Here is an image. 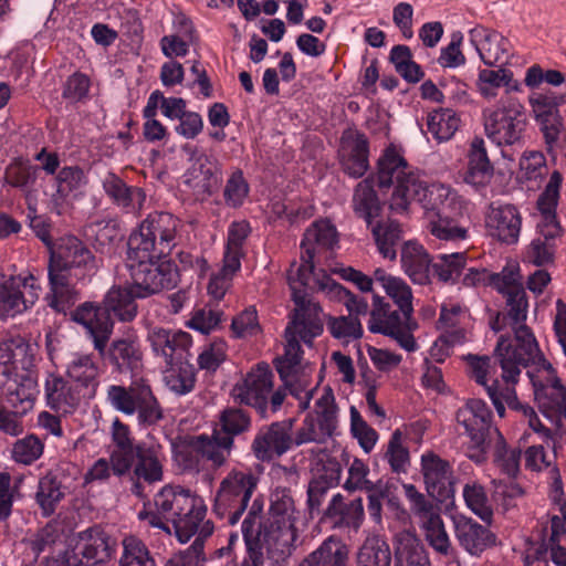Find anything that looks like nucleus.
Listing matches in <instances>:
<instances>
[{
	"instance_id": "2eb2a0df",
	"label": "nucleus",
	"mask_w": 566,
	"mask_h": 566,
	"mask_svg": "<svg viewBox=\"0 0 566 566\" xmlns=\"http://www.w3.org/2000/svg\"><path fill=\"white\" fill-rule=\"evenodd\" d=\"M107 401L124 415L137 413L138 423L144 427L154 426L163 419L159 402L143 379L133 381L129 387L108 386Z\"/></svg>"
},
{
	"instance_id": "1a4fd4ad",
	"label": "nucleus",
	"mask_w": 566,
	"mask_h": 566,
	"mask_svg": "<svg viewBox=\"0 0 566 566\" xmlns=\"http://www.w3.org/2000/svg\"><path fill=\"white\" fill-rule=\"evenodd\" d=\"M485 136L497 146H514L522 143L528 120L526 108L515 96H501L482 111Z\"/></svg>"
},
{
	"instance_id": "58836bf2",
	"label": "nucleus",
	"mask_w": 566,
	"mask_h": 566,
	"mask_svg": "<svg viewBox=\"0 0 566 566\" xmlns=\"http://www.w3.org/2000/svg\"><path fill=\"white\" fill-rule=\"evenodd\" d=\"M494 168L491 164L485 142L481 137H474L468 153V169L464 180L476 188L485 187L493 178Z\"/></svg>"
},
{
	"instance_id": "603ef678",
	"label": "nucleus",
	"mask_w": 566,
	"mask_h": 566,
	"mask_svg": "<svg viewBox=\"0 0 566 566\" xmlns=\"http://www.w3.org/2000/svg\"><path fill=\"white\" fill-rule=\"evenodd\" d=\"M327 514L331 517L339 516L338 523L358 530L363 524L365 512L364 504L360 497L344 504L343 496L336 494L327 507Z\"/></svg>"
},
{
	"instance_id": "680f3d73",
	"label": "nucleus",
	"mask_w": 566,
	"mask_h": 566,
	"mask_svg": "<svg viewBox=\"0 0 566 566\" xmlns=\"http://www.w3.org/2000/svg\"><path fill=\"white\" fill-rule=\"evenodd\" d=\"M495 431L499 438L493 452L494 465L502 474L515 478L520 472L521 450L510 447L499 430Z\"/></svg>"
},
{
	"instance_id": "774afa93",
	"label": "nucleus",
	"mask_w": 566,
	"mask_h": 566,
	"mask_svg": "<svg viewBox=\"0 0 566 566\" xmlns=\"http://www.w3.org/2000/svg\"><path fill=\"white\" fill-rule=\"evenodd\" d=\"M537 230L538 235L530 244L526 258L528 262L539 266L553 261L556 249V240L560 238L562 234H554L553 237H548L544 232V228L537 227Z\"/></svg>"
},
{
	"instance_id": "72a5a7b5",
	"label": "nucleus",
	"mask_w": 566,
	"mask_h": 566,
	"mask_svg": "<svg viewBox=\"0 0 566 566\" xmlns=\"http://www.w3.org/2000/svg\"><path fill=\"white\" fill-rule=\"evenodd\" d=\"M562 182V174L558 170H554L549 176L544 191L537 199V209L541 214L537 227L544 228V232L548 237L563 233V229L556 219V208L559 200Z\"/></svg>"
},
{
	"instance_id": "6e6552de",
	"label": "nucleus",
	"mask_w": 566,
	"mask_h": 566,
	"mask_svg": "<svg viewBox=\"0 0 566 566\" xmlns=\"http://www.w3.org/2000/svg\"><path fill=\"white\" fill-rule=\"evenodd\" d=\"M274 375L270 366L259 363L252 367L231 389V398L241 405L252 407L262 418L276 413L286 398V389L273 390Z\"/></svg>"
},
{
	"instance_id": "7c9ffc66",
	"label": "nucleus",
	"mask_w": 566,
	"mask_h": 566,
	"mask_svg": "<svg viewBox=\"0 0 566 566\" xmlns=\"http://www.w3.org/2000/svg\"><path fill=\"white\" fill-rule=\"evenodd\" d=\"M469 40L485 65L492 66L510 55L509 39L495 30L476 25L469 31Z\"/></svg>"
},
{
	"instance_id": "4d7b16f0",
	"label": "nucleus",
	"mask_w": 566,
	"mask_h": 566,
	"mask_svg": "<svg viewBox=\"0 0 566 566\" xmlns=\"http://www.w3.org/2000/svg\"><path fill=\"white\" fill-rule=\"evenodd\" d=\"M528 105L534 120L560 114L559 107L566 103V95L552 90L532 92L528 95Z\"/></svg>"
},
{
	"instance_id": "5701e85b",
	"label": "nucleus",
	"mask_w": 566,
	"mask_h": 566,
	"mask_svg": "<svg viewBox=\"0 0 566 566\" xmlns=\"http://www.w3.org/2000/svg\"><path fill=\"white\" fill-rule=\"evenodd\" d=\"M147 340L154 354L161 357L167 366L186 361L192 346L191 335L184 331H171L159 326L148 329Z\"/></svg>"
},
{
	"instance_id": "5fc2aeb1",
	"label": "nucleus",
	"mask_w": 566,
	"mask_h": 566,
	"mask_svg": "<svg viewBox=\"0 0 566 566\" xmlns=\"http://www.w3.org/2000/svg\"><path fill=\"white\" fill-rule=\"evenodd\" d=\"M384 460L388 463L392 473L405 474L410 467V452L405 444V436L400 429H396L384 451Z\"/></svg>"
},
{
	"instance_id": "dca6fc26",
	"label": "nucleus",
	"mask_w": 566,
	"mask_h": 566,
	"mask_svg": "<svg viewBox=\"0 0 566 566\" xmlns=\"http://www.w3.org/2000/svg\"><path fill=\"white\" fill-rule=\"evenodd\" d=\"M367 326L371 333L394 338L407 352L417 349V343L412 336V329L416 327L412 314L394 308L382 296H373Z\"/></svg>"
},
{
	"instance_id": "39448f33",
	"label": "nucleus",
	"mask_w": 566,
	"mask_h": 566,
	"mask_svg": "<svg viewBox=\"0 0 566 566\" xmlns=\"http://www.w3.org/2000/svg\"><path fill=\"white\" fill-rule=\"evenodd\" d=\"M491 284L503 295L507 312L497 315L492 322L495 332L507 328L522 342L523 355L528 357L536 352V338L525 324L528 313V301L521 282L520 266L509 263L501 272L491 275Z\"/></svg>"
},
{
	"instance_id": "9b49d317",
	"label": "nucleus",
	"mask_w": 566,
	"mask_h": 566,
	"mask_svg": "<svg viewBox=\"0 0 566 566\" xmlns=\"http://www.w3.org/2000/svg\"><path fill=\"white\" fill-rule=\"evenodd\" d=\"M164 256L153 252L135 255L130 248L127 249L130 286L137 297H148L176 283V269L170 261L164 260Z\"/></svg>"
},
{
	"instance_id": "2f4dec72",
	"label": "nucleus",
	"mask_w": 566,
	"mask_h": 566,
	"mask_svg": "<svg viewBox=\"0 0 566 566\" xmlns=\"http://www.w3.org/2000/svg\"><path fill=\"white\" fill-rule=\"evenodd\" d=\"M475 87L480 96L489 102L499 97L501 88L504 91L503 96H513L512 93L523 91L522 83L506 67L479 70Z\"/></svg>"
},
{
	"instance_id": "cd10ccee",
	"label": "nucleus",
	"mask_w": 566,
	"mask_h": 566,
	"mask_svg": "<svg viewBox=\"0 0 566 566\" xmlns=\"http://www.w3.org/2000/svg\"><path fill=\"white\" fill-rule=\"evenodd\" d=\"M492 411L485 401L469 399L455 413L458 424L464 428L471 442L480 448L484 444L492 428Z\"/></svg>"
},
{
	"instance_id": "9d476101",
	"label": "nucleus",
	"mask_w": 566,
	"mask_h": 566,
	"mask_svg": "<svg viewBox=\"0 0 566 566\" xmlns=\"http://www.w3.org/2000/svg\"><path fill=\"white\" fill-rule=\"evenodd\" d=\"M289 284L292 291V298L295 302V292L304 295L306 303H315L308 297L307 291L322 292L326 297L342 302L349 315L357 317L366 315L368 303L364 297L354 295L340 284L335 282L324 270L313 272L308 264L298 268L295 272L292 270L287 275Z\"/></svg>"
},
{
	"instance_id": "f257e3e1",
	"label": "nucleus",
	"mask_w": 566,
	"mask_h": 566,
	"mask_svg": "<svg viewBox=\"0 0 566 566\" xmlns=\"http://www.w3.org/2000/svg\"><path fill=\"white\" fill-rule=\"evenodd\" d=\"M325 314L318 303H306L304 295L295 292V310L285 329V350L276 358V370L284 382V388L298 400V408L306 410L317 391L308 388L312 368L303 364V350L300 340L311 345L313 339L324 331Z\"/></svg>"
},
{
	"instance_id": "a18cd8bd",
	"label": "nucleus",
	"mask_w": 566,
	"mask_h": 566,
	"mask_svg": "<svg viewBox=\"0 0 566 566\" xmlns=\"http://www.w3.org/2000/svg\"><path fill=\"white\" fill-rule=\"evenodd\" d=\"M395 556L401 566H429V560L419 538L403 530L395 535Z\"/></svg>"
},
{
	"instance_id": "4be33fe9",
	"label": "nucleus",
	"mask_w": 566,
	"mask_h": 566,
	"mask_svg": "<svg viewBox=\"0 0 566 566\" xmlns=\"http://www.w3.org/2000/svg\"><path fill=\"white\" fill-rule=\"evenodd\" d=\"M28 347L22 338L0 343V391L20 390L27 380L38 386L35 377L30 371L23 369L19 373L18 369V363L27 355Z\"/></svg>"
},
{
	"instance_id": "4468645a",
	"label": "nucleus",
	"mask_w": 566,
	"mask_h": 566,
	"mask_svg": "<svg viewBox=\"0 0 566 566\" xmlns=\"http://www.w3.org/2000/svg\"><path fill=\"white\" fill-rule=\"evenodd\" d=\"M536 363V373L527 371L535 401L542 415L553 424L560 427L566 419V387L553 366L541 354L534 364Z\"/></svg>"
},
{
	"instance_id": "c03bdc74",
	"label": "nucleus",
	"mask_w": 566,
	"mask_h": 566,
	"mask_svg": "<svg viewBox=\"0 0 566 566\" xmlns=\"http://www.w3.org/2000/svg\"><path fill=\"white\" fill-rule=\"evenodd\" d=\"M454 531L460 545L472 555L482 553L489 545V530L469 517H455Z\"/></svg>"
},
{
	"instance_id": "4c0bfd02",
	"label": "nucleus",
	"mask_w": 566,
	"mask_h": 566,
	"mask_svg": "<svg viewBox=\"0 0 566 566\" xmlns=\"http://www.w3.org/2000/svg\"><path fill=\"white\" fill-rule=\"evenodd\" d=\"M433 261L427 250L416 241H408L401 249V266L403 272L416 284L430 282Z\"/></svg>"
},
{
	"instance_id": "8fccbe9b",
	"label": "nucleus",
	"mask_w": 566,
	"mask_h": 566,
	"mask_svg": "<svg viewBox=\"0 0 566 566\" xmlns=\"http://www.w3.org/2000/svg\"><path fill=\"white\" fill-rule=\"evenodd\" d=\"M142 350L133 335L114 340L109 347V360L118 370L135 369L142 360Z\"/></svg>"
},
{
	"instance_id": "0eeeda50",
	"label": "nucleus",
	"mask_w": 566,
	"mask_h": 566,
	"mask_svg": "<svg viewBox=\"0 0 566 566\" xmlns=\"http://www.w3.org/2000/svg\"><path fill=\"white\" fill-rule=\"evenodd\" d=\"M378 184L389 187L395 184L389 199V208L395 213H406L412 201H416L428 188L419 174L412 171L403 156L394 146L387 147L378 159Z\"/></svg>"
},
{
	"instance_id": "a19ab883",
	"label": "nucleus",
	"mask_w": 566,
	"mask_h": 566,
	"mask_svg": "<svg viewBox=\"0 0 566 566\" xmlns=\"http://www.w3.org/2000/svg\"><path fill=\"white\" fill-rule=\"evenodd\" d=\"M48 405L63 413L72 412L84 399V395L72 384L71 386L57 375H50L45 380Z\"/></svg>"
},
{
	"instance_id": "3c124183",
	"label": "nucleus",
	"mask_w": 566,
	"mask_h": 566,
	"mask_svg": "<svg viewBox=\"0 0 566 566\" xmlns=\"http://www.w3.org/2000/svg\"><path fill=\"white\" fill-rule=\"evenodd\" d=\"M250 233L251 227L247 220H238L230 223L223 254V259L228 260V268L235 269L241 266V259L244 256L243 247Z\"/></svg>"
},
{
	"instance_id": "ea45409f",
	"label": "nucleus",
	"mask_w": 566,
	"mask_h": 566,
	"mask_svg": "<svg viewBox=\"0 0 566 566\" xmlns=\"http://www.w3.org/2000/svg\"><path fill=\"white\" fill-rule=\"evenodd\" d=\"M468 318V310L460 303L452 301L442 303L437 322V327L441 331L442 340L448 338L451 343L462 344L467 338L465 323Z\"/></svg>"
},
{
	"instance_id": "6ab92c4d",
	"label": "nucleus",
	"mask_w": 566,
	"mask_h": 566,
	"mask_svg": "<svg viewBox=\"0 0 566 566\" xmlns=\"http://www.w3.org/2000/svg\"><path fill=\"white\" fill-rule=\"evenodd\" d=\"M190 166L182 176V182L197 200H206L221 185V169L216 159L197 148H189Z\"/></svg>"
},
{
	"instance_id": "13d9d810",
	"label": "nucleus",
	"mask_w": 566,
	"mask_h": 566,
	"mask_svg": "<svg viewBox=\"0 0 566 566\" xmlns=\"http://www.w3.org/2000/svg\"><path fill=\"white\" fill-rule=\"evenodd\" d=\"M353 207L355 212L365 219L367 226H371V220L379 209L371 179L366 178L357 185L353 197Z\"/></svg>"
},
{
	"instance_id": "a211bd4d",
	"label": "nucleus",
	"mask_w": 566,
	"mask_h": 566,
	"mask_svg": "<svg viewBox=\"0 0 566 566\" xmlns=\"http://www.w3.org/2000/svg\"><path fill=\"white\" fill-rule=\"evenodd\" d=\"M39 280L31 273L10 275L0 283V318L14 317L34 306L41 294Z\"/></svg>"
},
{
	"instance_id": "864d4df0",
	"label": "nucleus",
	"mask_w": 566,
	"mask_h": 566,
	"mask_svg": "<svg viewBox=\"0 0 566 566\" xmlns=\"http://www.w3.org/2000/svg\"><path fill=\"white\" fill-rule=\"evenodd\" d=\"M460 126V118L450 108H440L431 112L427 118V130L439 143L453 137Z\"/></svg>"
},
{
	"instance_id": "aec40b11",
	"label": "nucleus",
	"mask_w": 566,
	"mask_h": 566,
	"mask_svg": "<svg viewBox=\"0 0 566 566\" xmlns=\"http://www.w3.org/2000/svg\"><path fill=\"white\" fill-rule=\"evenodd\" d=\"M39 394L30 380L20 390L0 391V430L10 436L23 432V417L30 412Z\"/></svg>"
},
{
	"instance_id": "f704fd0d",
	"label": "nucleus",
	"mask_w": 566,
	"mask_h": 566,
	"mask_svg": "<svg viewBox=\"0 0 566 566\" xmlns=\"http://www.w3.org/2000/svg\"><path fill=\"white\" fill-rule=\"evenodd\" d=\"M75 551L82 556L81 562L86 565L103 563L112 555L113 542L103 528L94 526L78 534Z\"/></svg>"
},
{
	"instance_id": "423d86ee",
	"label": "nucleus",
	"mask_w": 566,
	"mask_h": 566,
	"mask_svg": "<svg viewBox=\"0 0 566 566\" xmlns=\"http://www.w3.org/2000/svg\"><path fill=\"white\" fill-rule=\"evenodd\" d=\"M423 210L427 231L441 241H458L468 238V229L460 224L462 200L443 184H431L416 200Z\"/></svg>"
},
{
	"instance_id": "393cba45",
	"label": "nucleus",
	"mask_w": 566,
	"mask_h": 566,
	"mask_svg": "<svg viewBox=\"0 0 566 566\" xmlns=\"http://www.w3.org/2000/svg\"><path fill=\"white\" fill-rule=\"evenodd\" d=\"M421 473L428 494L444 500L453 493L454 475L452 465L432 451L421 455Z\"/></svg>"
},
{
	"instance_id": "412c9836",
	"label": "nucleus",
	"mask_w": 566,
	"mask_h": 566,
	"mask_svg": "<svg viewBox=\"0 0 566 566\" xmlns=\"http://www.w3.org/2000/svg\"><path fill=\"white\" fill-rule=\"evenodd\" d=\"M294 419H285L262 427L253 442L252 451L258 460L269 461L274 457H281L293 446H296V437L293 436Z\"/></svg>"
},
{
	"instance_id": "e433bc0d",
	"label": "nucleus",
	"mask_w": 566,
	"mask_h": 566,
	"mask_svg": "<svg viewBox=\"0 0 566 566\" xmlns=\"http://www.w3.org/2000/svg\"><path fill=\"white\" fill-rule=\"evenodd\" d=\"M337 242V231L332 222L328 220L316 221L310 229L304 233V238L301 243L302 263L296 266L293 271L295 272L298 268L308 264L313 272H317L313 265V258L316 252V247L319 248H333ZM292 269L290 270V272Z\"/></svg>"
},
{
	"instance_id": "b1692460",
	"label": "nucleus",
	"mask_w": 566,
	"mask_h": 566,
	"mask_svg": "<svg viewBox=\"0 0 566 566\" xmlns=\"http://www.w3.org/2000/svg\"><path fill=\"white\" fill-rule=\"evenodd\" d=\"M102 371L94 354L72 353L65 366L67 380L84 395V399L95 397Z\"/></svg>"
},
{
	"instance_id": "f03ea898",
	"label": "nucleus",
	"mask_w": 566,
	"mask_h": 566,
	"mask_svg": "<svg viewBox=\"0 0 566 566\" xmlns=\"http://www.w3.org/2000/svg\"><path fill=\"white\" fill-rule=\"evenodd\" d=\"M154 510L144 507L138 518L150 527L170 534L171 526L180 543L196 538H208L214 531L213 523L206 520L207 505L202 497L181 486H164L154 499Z\"/></svg>"
},
{
	"instance_id": "c9c22d12",
	"label": "nucleus",
	"mask_w": 566,
	"mask_h": 566,
	"mask_svg": "<svg viewBox=\"0 0 566 566\" xmlns=\"http://www.w3.org/2000/svg\"><path fill=\"white\" fill-rule=\"evenodd\" d=\"M102 186L112 201L127 212H139L143 209L146 195L142 188L127 186L112 171L103 177Z\"/></svg>"
},
{
	"instance_id": "37998d69",
	"label": "nucleus",
	"mask_w": 566,
	"mask_h": 566,
	"mask_svg": "<svg viewBox=\"0 0 566 566\" xmlns=\"http://www.w3.org/2000/svg\"><path fill=\"white\" fill-rule=\"evenodd\" d=\"M87 184L88 178L83 168L77 165L64 166L55 176L54 200L63 203L77 199L84 195Z\"/></svg>"
},
{
	"instance_id": "473e14b6",
	"label": "nucleus",
	"mask_w": 566,
	"mask_h": 566,
	"mask_svg": "<svg viewBox=\"0 0 566 566\" xmlns=\"http://www.w3.org/2000/svg\"><path fill=\"white\" fill-rule=\"evenodd\" d=\"M296 518H269L263 530V544L277 557L291 554L297 539Z\"/></svg>"
},
{
	"instance_id": "c756f323",
	"label": "nucleus",
	"mask_w": 566,
	"mask_h": 566,
	"mask_svg": "<svg viewBox=\"0 0 566 566\" xmlns=\"http://www.w3.org/2000/svg\"><path fill=\"white\" fill-rule=\"evenodd\" d=\"M489 233L506 244L518 241L522 217L516 207L512 205H494L489 207L485 217Z\"/></svg>"
},
{
	"instance_id": "e2e57ef3",
	"label": "nucleus",
	"mask_w": 566,
	"mask_h": 566,
	"mask_svg": "<svg viewBox=\"0 0 566 566\" xmlns=\"http://www.w3.org/2000/svg\"><path fill=\"white\" fill-rule=\"evenodd\" d=\"M122 547L118 566H156L148 547L136 536L124 537Z\"/></svg>"
},
{
	"instance_id": "f3484780",
	"label": "nucleus",
	"mask_w": 566,
	"mask_h": 566,
	"mask_svg": "<svg viewBox=\"0 0 566 566\" xmlns=\"http://www.w3.org/2000/svg\"><path fill=\"white\" fill-rule=\"evenodd\" d=\"M410 510L419 520L420 527L429 545L439 554L449 555L451 542L444 528L440 510L424 494L420 493L413 484L402 485Z\"/></svg>"
},
{
	"instance_id": "79ce46f5",
	"label": "nucleus",
	"mask_w": 566,
	"mask_h": 566,
	"mask_svg": "<svg viewBox=\"0 0 566 566\" xmlns=\"http://www.w3.org/2000/svg\"><path fill=\"white\" fill-rule=\"evenodd\" d=\"M232 447L233 439L230 436H222L217 429L211 437L201 434L191 441V448L216 467H221L227 462Z\"/></svg>"
},
{
	"instance_id": "de8ad7c7",
	"label": "nucleus",
	"mask_w": 566,
	"mask_h": 566,
	"mask_svg": "<svg viewBox=\"0 0 566 566\" xmlns=\"http://www.w3.org/2000/svg\"><path fill=\"white\" fill-rule=\"evenodd\" d=\"M137 295L130 285L113 286L106 293L103 304L107 313H113L119 321L130 322L137 315Z\"/></svg>"
},
{
	"instance_id": "bf43d9fd",
	"label": "nucleus",
	"mask_w": 566,
	"mask_h": 566,
	"mask_svg": "<svg viewBox=\"0 0 566 566\" xmlns=\"http://www.w3.org/2000/svg\"><path fill=\"white\" fill-rule=\"evenodd\" d=\"M388 543L380 536L367 537L358 553V566H390Z\"/></svg>"
},
{
	"instance_id": "49530a36",
	"label": "nucleus",
	"mask_w": 566,
	"mask_h": 566,
	"mask_svg": "<svg viewBox=\"0 0 566 566\" xmlns=\"http://www.w3.org/2000/svg\"><path fill=\"white\" fill-rule=\"evenodd\" d=\"M374 279L398 308L410 314L413 313L412 291L403 279L394 276L381 268L374 271Z\"/></svg>"
},
{
	"instance_id": "6e6d98bb",
	"label": "nucleus",
	"mask_w": 566,
	"mask_h": 566,
	"mask_svg": "<svg viewBox=\"0 0 566 566\" xmlns=\"http://www.w3.org/2000/svg\"><path fill=\"white\" fill-rule=\"evenodd\" d=\"M468 255L465 252L439 254L432 263V273L439 281L457 283L465 270Z\"/></svg>"
},
{
	"instance_id": "7ed1b4c3",
	"label": "nucleus",
	"mask_w": 566,
	"mask_h": 566,
	"mask_svg": "<svg viewBox=\"0 0 566 566\" xmlns=\"http://www.w3.org/2000/svg\"><path fill=\"white\" fill-rule=\"evenodd\" d=\"M522 342L516 335H501L496 348L495 358L502 368V379L495 377V366L488 356L468 355V375L478 385L482 386L491 399L499 417L505 416L506 391H514L515 385L523 368L534 364L539 356V347L536 343V352L531 356L523 355Z\"/></svg>"
},
{
	"instance_id": "0e129e2a",
	"label": "nucleus",
	"mask_w": 566,
	"mask_h": 566,
	"mask_svg": "<svg viewBox=\"0 0 566 566\" xmlns=\"http://www.w3.org/2000/svg\"><path fill=\"white\" fill-rule=\"evenodd\" d=\"M335 429L331 428L310 412L304 418L302 426L295 432L296 446L306 443H324L335 433Z\"/></svg>"
},
{
	"instance_id": "f8f14e48",
	"label": "nucleus",
	"mask_w": 566,
	"mask_h": 566,
	"mask_svg": "<svg viewBox=\"0 0 566 566\" xmlns=\"http://www.w3.org/2000/svg\"><path fill=\"white\" fill-rule=\"evenodd\" d=\"M258 484L259 476L251 469H231L219 484L213 511L221 517L227 516L230 524L238 523L256 491Z\"/></svg>"
},
{
	"instance_id": "20e7f679",
	"label": "nucleus",
	"mask_w": 566,
	"mask_h": 566,
	"mask_svg": "<svg viewBox=\"0 0 566 566\" xmlns=\"http://www.w3.org/2000/svg\"><path fill=\"white\" fill-rule=\"evenodd\" d=\"M50 250L49 280L52 294L50 306L57 311H64L73 301L69 272L78 270L77 279H83L95 272L96 260L90 249L73 235L61 238L53 247H50Z\"/></svg>"
},
{
	"instance_id": "69168bd1",
	"label": "nucleus",
	"mask_w": 566,
	"mask_h": 566,
	"mask_svg": "<svg viewBox=\"0 0 566 566\" xmlns=\"http://www.w3.org/2000/svg\"><path fill=\"white\" fill-rule=\"evenodd\" d=\"M312 554L318 566H346L348 549L339 538L329 536Z\"/></svg>"
},
{
	"instance_id": "c85d7f7f",
	"label": "nucleus",
	"mask_w": 566,
	"mask_h": 566,
	"mask_svg": "<svg viewBox=\"0 0 566 566\" xmlns=\"http://www.w3.org/2000/svg\"><path fill=\"white\" fill-rule=\"evenodd\" d=\"M369 144L367 137L356 129H347L340 138V164L344 171L353 177L360 178L369 168Z\"/></svg>"
},
{
	"instance_id": "09e8293b",
	"label": "nucleus",
	"mask_w": 566,
	"mask_h": 566,
	"mask_svg": "<svg viewBox=\"0 0 566 566\" xmlns=\"http://www.w3.org/2000/svg\"><path fill=\"white\" fill-rule=\"evenodd\" d=\"M374 237L378 252L388 260H395L397 256V245L402 239V229L399 222L386 219L377 222L371 221L367 226Z\"/></svg>"
},
{
	"instance_id": "bb28decb",
	"label": "nucleus",
	"mask_w": 566,
	"mask_h": 566,
	"mask_svg": "<svg viewBox=\"0 0 566 566\" xmlns=\"http://www.w3.org/2000/svg\"><path fill=\"white\" fill-rule=\"evenodd\" d=\"M136 462L134 475L148 484L164 480V464L166 454L164 447L149 433L145 440L135 446Z\"/></svg>"
},
{
	"instance_id": "052dcab7",
	"label": "nucleus",
	"mask_w": 566,
	"mask_h": 566,
	"mask_svg": "<svg viewBox=\"0 0 566 566\" xmlns=\"http://www.w3.org/2000/svg\"><path fill=\"white\" fill-rule=\"evenodd\" d=\"M545 155L539 150H525L518 161V179L522 182L539 184L547 175Z\"/></svg>"
},
{
	"instance_id": "a878e982",
	"label": "nucleus",
	"mask_w": 566,
	"mask_h": 566,
	"mask_svg": "<svg viewBox=\"0 0 566 566\" xmlns=\"http://www.w3.org/2000/svg\"><path fill=\"white\" fill-rule=\"evenodd\" d=\"M72 318L81 324L93 339L94 348L101 358L105 356L107 342L113 332V321L106 308L93 303H84L72 314Z\"/></svg>"
},
{
	"instance_id": "338daca9",
	"label": "nucleus",
	"mask_w": 566,
	"mask_h": 566,
	"mask_svg": "<svg viewBox=\"0 0 566 566\" xmlns=\"http://www.w3.org/2000/svg\"><path fill=\"white\" fill-rule=\"evenodd\" d=\"M169 367L165 375L168 388L178 395L190 392L195 388L196 382L193 366L186 360Z\"/></svg>"
},
{
	"instance_id": "ddd939ff",
	"label": "nucleus",
	"mask_w": 566,
	"mask_h": 566,
	"mask_svg": "<svg viewBox=\"0 0 566 566\" xmlns=\"http://www.w3.org/2000/svg\"><path fill=\"white\" fill-rule=\"evenodd\" d=\"M181 221L169 212H154L128 238L127 245L137 253L167 255L177 244Z\"/></svg>"
}]
</instances>
